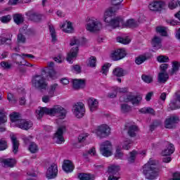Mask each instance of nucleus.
Here are the masks:
<instances>
[{
    "label": "nucleus",
    "instance_id": "obj_1",
    "mask_svg": "<svg viewBox=\"0 0 180 180\" xmlns=\"http://www.w3.org/2000/svg\"><path fill=\"white\" fill-rule=\"evenodd\" d=\"M123 0H112L111 4L113 7H110L105 10L103 16V20L105 23H108L109 26H114L116 27L120 23H123V19L120 17H117L112 19V16H115L117 11L120 9V4H122Z\"/></svg>",
    "mask_w": 180,
    "mask_h": 180
},
{
    "label": "nucleus",
    "instance_id": "obj_2",
    "mask_svg": "<svg viewBox=\"0 0 180 180\" xmlns=\"http://www.w3.org/2000/svg\"><path fill=\"white\" fill-rule=\"evenodd\" d=\"M143 174L148 180H154L160 175V169L157 167V162L152 158L143 166Z\"/></svg>",
    "mask_w": 180,
    "mask_h": 180
},
{
    "label": "nucleus",
    "instance_id": "obj_3",
    "mask_svg": "<svg viewBox=\"0 0 180 180\" xmlns=\"http://www.w3.org/2000/svg\"><path fill=\"white\" fill-rule=\"evenodd\" d=\"M36 113L38 115V119L43 117L44 115H49L50 116L58 115L64 119L67 115V110L60 105H55L52 108H48L46 107L41 108L36 110Z\"/></svg>",
    "mask_w": 180,
    "mask_h": 180
},
{
    "label": "nucleus",
    "instance_id": "obj_4",
    "mask_svg": "<svg viewBox=\"0 0 180 180\" xmlns=\"http://www.w3.org/2000/svg\"><path fill=\"white\" fill-rule=\"evenodd\" d=\"M79 39H78L76 37H73L70 41V46H77L75 47H73L70 50V53H68V57L66 58L68 63H70V64H72L74 63V59L77 57L78 54V46H79Z\"/></svg>",
    "mask_w": 180,
    "mask_h": 180
},
{
    "label": "nucleus",
    "instance_id": "obj_5",
    "mask_svg": "<svg viewBox=\"0 0 180 180\" xmlns=\"http://www.w3.org/2000/svg\"><path fill=\"white\" fill-rule=\"evenodd\" d=\"M89 32H99L102 29V22L95 18H89L86 27Z\"/></svg>",
    "mask_w": 180,
    "mask_h": 180
},
{
    "label": "nucleus",
    "instance_id": "obj_6",
    "mask_svg": "<svg viewBox=\"0 0 180 180\" xmlns=\"http://www.w3.org/2000/svg\"><path fill=\"white\" fill-rule=\"evenodd\" d=\"M112 150V143L110 141H105L100 146V153L103 157H110Z\"/></svg>",
    "mask_w": 180,
    "mask_h": 180
},
{
    "label": "nucleus",
    "instance_id": "obj_7",
    "mask_svg": "<svg viewBox=\"0 0 180 180\" xmlns=\"http://www.w3.org/2000/svg\"><path fill=\"white\" fill-rule=\"evenodd\" d=\"M96 134L99 139H105L110 134V127L108 124H101L96 129Z\"/></svg>",
    "mask_w": 180,
    "mask_h": 180
},
{
    "label": "nucleus",
    "instance_id": "obj_8",
    "mask_svg": "<svg viewBox=\"0 0 180 180\" xmlns=\"http://www.w3.org/2000/svg\"><path fill=\"white\" fill-rule=\"evenodd\" d=\"M32 84L37 89H46L47 82L43 75H35L32 79Z\"/></svg>",
    "mask_w": 180,
    "mask_h": 180
},
{
    "label": "nucleus",
    "instance_id": "obj_9",
    "mask_svg": "<svg viewBox=\"0 0 180 180\" xmlns=\"http://www.w3.org/2000/svg\"><path fill=\"white\" fill-rule=\"evenodd\" d=\"M73 113L78 119L83 117L85 115V105L81 102L77 103L73 106Z\"/></svg>",
    "mask_w": 180,
    "mask_h": 180
},
{
    "label": "nucleus",
    "instance_id": "obj_10",
    "mask_svg": "<svg viewBox=\"0 0 180 180\" xmlns=\"http://www.w3.org/2000/svg\"><path fill=\"white\" fill-rule=\"evenodd\" d=\"M119 171H120V167L117 165H112L108 167V174L110 175L108 180H119L120 179V177L117 176Z\"/></svg>",
    "mask_w": 180,
    "mask_h": 180
},
{
    "label": "nucleus",
    "instance_id": "obj_11",
    "mask_svg": "<svg viewBox=\"0 0 180 180\" xmlns=\"http://www.w3.org/2000/svg\"><path fill=\"white\" fill-rule=\"evenodd\" d=\"M58 174V167L56 163H52L46 171V178L48 179H54L57 178Z\"/></svg>",
    "mask_w": 180,
    "mask_h": 180
},
{
    "label": "nucleus",
    "instance_id": "obj_12",
    "mask_svg": "<svg viewBox=\"0 0 180 180\" xmlns=\"http://www.w3.org/2000/svg\"><path fill=\"white\" fill-rule=\"evenodd\" d=\"M125 56L126 51L124 49H116L111 53L110 58H112L113 61H119V60L124 58Z\"/></svg>",
    "mask_w": 180,
    "mask_h": 180
},
{
    "label": "nucleus",
    "instance_id": "obj_13",
    "mask_svg": "<svg viewBox=\"0 0 180 180\" xmlns=\"http://www.w3.org/2000/svg\"><path fill=\"white\" fill-rule=\"evenodd\" d=\"M16 127L22 130H29L33 127V122L30 120L21 119L17 122Z\"/></svg>",
    "mask_w": 180,
    "mask_h": 180
},
{
    "label": "nucleus",
    "instance_id": "obj_14",
    "mask_svg": "<svg viewBox=\"0 0 180 180\" xmlns=\"http://www.w3.org/2000/svg\"><path fill=\"white\" fill-rule=\"evenodd\" d=\"M120 102H131L132 105H139L141 101V97H136L133 95H128L127 98H124V96L120 98Z\"/></svg>",
    "mask_w": 180,
    "mask_h": 180
},
{
    "label": "nucleus",
    "instance_id": "obj_15",
    "mask_svg": "<svg viewBox=\"0 0 180 180\" xmlns=\"http://www.w3.org/2000/svg\"><path fill=\"white\" fill-rule=\"evenodd\" d=\"M26 16L32 22H41V19L43 18V15L36 13L34 11H28L26 13Z\"/></svg>",
    "mask_w": 180,
    "mask_h": 180
},
{
    "label": "nucleus",
    "instance_id": "obj_16",
    "mask_svg": "<svg viewBox=\"0 0 180 180\" xmlns=\"http://www.w3.org/2000/svg\"><path fill=\"white\" fill-rule=\"evenodd\" d=\"M179 122V117L176 116L170 117L166 119L165 122V127L166 129H174L175 124Z\"/></svg>",
    "mask_w": 180,
    "mask_h": 180
},
{
    "label": "nucleus",
    "instance_id": "obj_17",
    "mask_svg": "<svg viewBox=\"0 0 180 180\" xmlns=\"http://www.w3.org/2000/svg\"><path fill=\"white\" fill-rule=\"evenodd\" d=\"M64 131H65V127L62 126L58 129V131L55 134L54 139L56 140V143H58V144L64 143V137L63 136V133H64Z\"/></svg>",
    "mask_w": 180,
    "mask_h": 180
},
{
    "label": "nucleus",
    "instance_id": "obj_18",
    "mask_svg": "<svg viewBox=\"0 0 180 180\" xmlns=\"http://www.w3.org/2000/svg\"><path fill=\"white\" fill-rule=\"evenodd\" d=\"M0 164L5 168H13L16 165V160L13 158H0Z\"/></svg>",
    "mask_w": 180,
    "mask_h": 180
},
{
    "label": "nucleus",
    "instance_id": "obj_19",
    "mask_svg": "<svg viewBox=\"0 0 180 180\" xmlns=\"http://www.w3.org/2000/svg\"><path fill=\"white\" fill-rule=\"evenodd\" d=\"M43 72H47L48 77L51 79H56V71L54 70V63L51 62L48 65V68L42 70ZM48 71V72H47Z\"/></svg>",
    "mask_w": 180,
    "mask_h": 180
},
{
    "label": "nucleus",
    "instance_id": "obj_20",
    "mask_svg": "<svg viewBox=\"0 0 180 180\" xmlns=\"http://www.w3.org/2000/svg\"><path fill=\"white\" fill-rule=\"evenodd\" d=\"M119 26H125L126 27H137L139 26V22L133 20L129 19L125 23L124 21L122 20V23H120L117 26H111L114 29H116V27H119Z\"/></svg>",
    "mask_w": 180,
    "mask_h": 180
},
{
    "label": "nucleus",
    "instance_id": "obj_21",
    "mask_svg": "<svg viewBox=\"0 0 180 180\" xmlns=\"http://www.w3.org/2000/svg\"><path fill=\"white\" fill-rule=\"evenodd\" d=\"M175 151V146H174V144L167 142L166 143V148H165L162 152V155L163 157H166L167 155H171V154H174V152Z\"/></svg>",
    "mask_w": 180,
    "mask_h": 180
},
{
    "label": "nucleus",
    "instance_id": "obj_22",
    "mask_svg": "<svg viewBox=\"0 0 180 180\" xmlns=\"http://www.w3.org/2000/svg\"><path fill=\"white\" fill-rule=\"evenodd\" d=\"M89 108L91 112H95V110H98V108L99 106V101L95 98H90L88 100Z\"/></svg>",
    "mask_w": 180,
    "mask_h": 180
},
{
    "label": "nucleus",
    "instance_id": "obj_23",
    "mask_svg": "<svg viewBox=\"0 0 180 180\" xmlns=\"http://www.w3.org/2000/svg\"><path fill=\"white\" fill-rule=\"evenodd\" d=\"M165 3L161 1H155L149 4V9L150 11H161L164 8Z\"/></svg>",
    "mask_w": 180,
    "mask_h": 180
},
{
    "label": "nucleus",
    "instance_id": "obj_24",
    "mask_svg": "<svg viewBox=\"0 0 180 180\" xmlns=\"http://www.w3.org/2000/svg\"><path fill=\"white\" fill-rule=\"evenodd\" d=\"M74 89H82L85 88V79H75L72 81Z\"/></svg>",
    "mask_w": 180,
    "mask_h": 180
},
{
    "label": "nucleus",
    "instance_id": "obj_25",
    "mask_svg": "<svg viewBox=\"0 0 180 180\" xmlns=\"http://www.w3.org/2000/svg\"><path fill=\"white\" fill-rule=\"evenodd\" d=\"M7 118H6V114H5V111L4 110H0V132L5 131L6 129L2 126L4 123H6Z\"/></svg>",
    "mask_w": 180,
    "mask_h": 180
},
{
    "label": "nucleus",
    "instance_id": "obj_26",
    "mask_svg": "<svg viewBox=\"0 0 180 180\" xmlns=\"http://www.w3.org/2000/svg\"><path fill=\"white\" fill-rule=\"evenodd\" d=\"M11 139L13 144V153L18 154V151H19V141H18V138L15 135L11 136Z\"/></svg>",
    "mask_w": 180,
    "mask_h": 180
},
{
    "label": "nucleus",
    "instance_id": "obj_27",
    "mask_svg": "<svg viewBox=\"0 0 180 180\" xmlns=\"http://www.w3.org/2000/svg\"><path fill=\"white\" fill-rule=\"evenodd\" d=\"M63 169L65 172H72L74 170V165L72 162L70 160H65L63 165Z\"/></svg>",
    "mask_w": 180,
    "mask_h": 180
},
{
    "label": "nucleus",
    "instance_id": "obj_28",
    "mask_svg": "<svg viewBox=\"0 0 180 180\" xmlns=\"http://www.w3.org/2000/svg\"><path fill=\"white\" fill-rule=\"evenodd\" d=\"M169 78V75H168V73L161 72L158 74V81L162 84H165V82L168 81Z\"/></svg>",
    "mask_w": 180,
    "mask_h": 180
},
{
    "label": "nucleus",
    "instance_id": "obj_29",
    "mask_svg": "<svg viewBox=\"0 0 180 180\" xmlns=\"http://www.w3.org/2000/svg\"><path fill=\"white\" fill-rule=\"evenodd\" d=\"M151 58V56H148L146 54L139 56L135 59V63L137 64V65H140L141 64H143L144 61H146V60H148Z\"/></svg>",
    "mask_w": 180,
    "mask_h": 180
},
{
    "label": "nucleus",
    "instance_id": "obj_30",
    "mask_svg": "<svg viewBox=\"0 0 180 180\" xmlns=\"http://www.w3.org/2000/svg\"><path fill=\"white\" fill-rule=\"evenodd\" d=\"M172 69L169 70L170 75H175L178 71H179L180 63L178 61H174L172 63Z\"/></svg>",
    "mask_w": 180,
    "mask_h": 180
},
{
    "label": "nucleus",
    "instance_id": "obj_31",
    "mask_svg": "<svg viewBox=\"0 0 180 180\" xmlns=\"http://www.w3.org/2000/svg\"><path fill=\"white\" fill-rule=\"evenodd\" d=\"M60 28L63 29L65 33H71L73 30L72 23L70 22H66L60 26Z\"/></svg>",
    "mask_w": 180,
    "mask_h": 180
},
{
    "label": "nucleus",
    "instance_id": "obj_32",
    "mask_svg": "<svg viewBox=\"0 0 180 180\" xmlns=\"http://www.w3.org/2000/svg\"><path fill=\"white\" fill-rule=\"evenodd\" d=\"M152 44L156 50H160V49L162 47V45L161 44V38L155 36L152 40Z\"/></svg>",
    "mask_w": 180,
    "mask_h": 180
},
{
    "label": "nucleus",
    "instance_id": "obj_33",
    "mask_svg": "<svg viewBox=\"0 0 180 180\" xmlns=\"http://www.w3.org/2000/svg\"><path fill=\"white\" fill-rule=\"evenodd\" d=\"M137 131H139V128L137 126L131 125L128 127L127 133L129 137H136Z\"/></svg>",
    "mask_w": 180,
    "mask_h": 180
},
{
    "label": "nucleus",
    "instance_id": "obj_34",
    "mask_svg": "<svg viewBox=\"0 0 180 180\" xmlns=\"http://www.w3.org/2000/svg\"><path fill=\"white\" fill-rule=\"evenodd\" d=\"M118 147L122 148L123 150H129L131 147V141L130 139H125L123 141Z\"/></svg>",
    "mask_w": 180,
    "mask_h": 180
},
{
    "label": "nucleus",
    "instance_id": "obj_35",
    "mask_svg": "<svg viewBox=\"0 0 180 180\" xmlns=\"http://www.w3.org/2000/svg\"><path fill=\"white\" fill-rule=\"evenodd\" d=\"M13 20L16 25H22L25 22V18L22 14H15L13 15Z\"/></svg>",
    "mask_w": 180,
    "mask_h": 180
},
{
    "label": "nucleus",
    "instance_id": "obj_36",
    "mask_svg": "<svg viewBox=\"0 0 180 180\" xmlns=\"http://www.w3.org/2000/svg\"><path fill=\"white\" fill-rule=\"evenodd\" d=\"M113 75L115 77H124V70L122 68H115L112 71Z\"/></svg>",
    "mask_w": 180,
    "mask_h": 180
},
{
    "label": "nucleus",
    "instance_id": "obj_37",
    "mask_svg": "<svg viewBox=\"0 0 180 180\" xmlns=\"http://www.w3.org/2000/svg\"><path fill=\"white\" fill-rule=\"evenodd\" d=\"M13 57L14 58V62L17 65H23V63H22V61H23L22 56L19 53H14L13 54Z\"/></svg>",
    "mask_w": 180,
    "mask_h": 180
},
{
    "label": "nucleus",
    "instance_id": "obj_38",
    "mask_svg": "<svg viewBox=\"0 0 180 180\" xmlns=\"http://www.w3.org/2000/svg\"><path fill=\"white\" fill-rule=\"evenodd\" d=\"M29 150L32 154H36L39 151V146L34 142H30L29 146Z\"/></svg>",
    "mask_w": 180,
    "mask_h": 180
},
{
    "label": "nucleus",
    "instance_id": "obj_39",
    "mask_svg": "<svg viewBox=\"0 0 180 180\" xmlns=\"http://www.w3.org/2000/svg\"><path fill=\"white\" fill-rule=\"evenodd\" d=\"M10 119L13 123H15V126H18V122H19V120H22V119L20 118L19 114L18 112L11 114L10 115Z\"/></svg>",
    "mask_w": 180,
    "mask_h": 180
},
{
    "label": "nucleus",
    "instance_id": "obj_40",
    "mask_svg": "<svg viewBox=\"0 0 180 180\" xmlns=\"http://www.w3.org/2000/svg\"><path fill=\"white\" fill-rule=\"evenodd\" d=\"M137 154L138 153L136 150L130 152L129 157L128 158V162L129 164H133V162L136 161V157H137Z\"/></svg>",
    "mask_w": 180,
    "mask_h": 180
},
{
    "label": "nucleus",
    "instance_id": "obj_41",
    "mask_svg": "<svg viewBox=\"0 0 180 180\" xmlns=\"http://www.w3.org/2000/svg\"><path fill=\"white\" fill-rule=\"evenodd\" d=\"M115 158L117 160H122L123 158V153L120 146H117V149L115 153Z\"/></svg>",
    "mask_w": 180,
    "mask_h": 180
},
{
    "label": "nucleus",
    "instance_id": "obj_42",
    "mask_svg": "<svg viewBox=\"0 0 180 180\" xmlns=\"http://www.w3.org/2000/svg\"><path fill=\"white\" fill-rule=\"evenodd\" d=\"M58 86V84L57 83L51 84L49 89V95H51V96H54V92H56V90L57 89Z\"/></svg>",
    "mask_w": 180,
    "mask_h": 180
},
{
    "label": "nucleus",
    "instance_id": "obj_43",
    "mask_svg": "<svg viewBox=\"0 0 180 180\" xmlns=\"http://www.w3.org/2000/svg\"><path fill=\"white\" fill-rule=\"evenodd\" d=\"M87 65L91 68L96 67V58L95 56L90 57Z\"/></svg>",
    "mask_w": 180,
    "mask_h": 180
},
{
    "label": "nucleus",
    "instance_id": "obj_44",
    "mask_svg": "<svg viewBox=\"0 0 180 180\" xmlns=\"http://www.w3.org/2000/svg\"><path fill=\"white\" fill-rule=\"evenodd\" d=\"M131 110V107L128 104H121V112L122 113H129Z\"/></svg>",
    "mask_w": 180,
    "mask_h": 180
},
{
    "label": "nucleus",
    "instance_id": "obj_45",
    "mask_svg": "<svg viewBox=\"0 0 180 180\" xmlns=\"http://www.w3.org/2000/svg\"><path fill=\"white\" fill-rule=\"evenodd\" d=\"M156 32L160 34V36H167V27H156Z\"/></svg>",
    "mask_w": 180,
    "mask_h": 180
},
{
    "label": "nucleus",
    "instance_id": "obj_46",
    "mask_svg": "<svg viewBox=\"0 0 180 180\" xmlns=\"http://www.w3.org/2000/svg\"><path fill=\"white\" fill-rule=\"evenodd\" d=\"M78 178L80 180H92L91 175L85 173H79L78 174Z\"/></svg>",
    "mask_w": 180,
    "mask_h": 180
},
{
    "label": "nucleus",
    "instance_id": "obj_47",
    "mask_svg": "<svg viewBox=\"0 0 180 180\" xmlns=\"http://www.w3.org/2000/svg\"><path fill=\"white\" fill-rule=\"evenodd\" d=\"M12 20V16L11 15H6L0 18V22L1 23H9Z\"/></svg>",
    "mask_w": 180,
    "mask_h": 180
},
{
    "label": "nucleus",
    "instance_id": "obj_48",
    "mask_svg": "<svg viewBox=\"0 0 180 180\" xmlns=\"http://www.w3.org/2000/svg\"><path fill=\"white\" fill-rule=\"evenodd\" d=\"M8 148V142L4 139H0V151H4Z\"/></svg>",
    "mask_w": 180,
    "mask_h": 180
},
{
    "label": "nucleus",
    "instance_id": "obj_49",
    "mask_svg": "<svg viewBox=\"0 0 180 180\" xmlns=\"http://www.w3.org/2000/svg\"><path fill=\"white\" fill-rule=\"evenodd\" d=\"M109 68H110V63H105L103 65L101 72L104 75H107L108 72H109Z\"/></svg>",
    "mask_w": 180,
    "mask_h": 180
},
{
    "label": "nucleus",
    "instance_id": "obj_50",
    "mask_svg": "<svg viewBox=\"0 0 180 180\" xmlns=\"http://www.w3.org/2000/svg\"><path fill=\"white\" fill-rule=\"evenodd\" d=\"M117 41L118 43H121L122 44H129V43H130V39H129V37L123 38L118 37L117 38Z\"/></svg>",
    "mask_w": 180,
    "mask_h": 180
},
{
    "label": "nucleus",
    "instance_id": "obj_51",
    "mask_svg": "<svg viewBox=\"0 0 180 180\" xmlns=\"http://www.w3.org/2000/svg\"><path fill=\"white\" fill-rule=\"evenodd\" d=\"M49 30L51 33V36L53 41H56L57 40V37L56 35V30L53 25H49Z\"/></svg>",
    "mask_w": 180,
    "mask_h": 180
},
{
    "label": "nucleus",
    "instance_id": "obj_52",
    "mask_svg": "<svg viewBox=\"0 0 180 180\" xmlns=\"http://www.w3.org/2000/svg\"><path fill=\"white\" fill-rule=\"evenodd\" d=\"M0 65L4 70H11V68H12V63L9 62L2 61Z\"/></svg>",
    "mask_w": 180,
    "mask_h": 180
},
{
    "label": "nucleus",
    "instance_id": "obj_53",
    "mask_svg": "<svg viewBox=\"0 0 180 180\" xmlns=\"http://www.w3.org/2000/svg\"><path fill=\"white\" fill-rule=\"evenodd\" d=\"M17 41L18 43H26V37H25V35H23L22 33H19L17 35Z\"/></svg>",
    "mask_w": 180,
    "mask_h": 180
},
{
    "label": "nucleus",
    "instance_id": "obj_54",
    "mask_svg": "<svg viewBox=\"0 0 180 180\" xmlns=\"http://www.w3.org/2000/svg\"><path fill=\"white\" fill-rule=\"evenodd\" d=\"M157 61H158V63H168L169 58L165 56H159L157 57Z\"/></svg>",
    "mask_w": 180,
    "mask_h": 180
},
{
    "label": "nucleus",
    "instance_id": "obj_55",
    "mask_svg": "<svg viewBox=\"0 0 180 180\" xmlns=\"http://www.w3.org/2000/svg\"><path fill=\"white\" fill-rule=\"evenodd\" d=\"M180 105H176V101H172L169 104L168 110H175L176 109H179Z\"/></svg>",
    "mask_w": 180,
    "mask_h": 180
},
{
    "label": "nucleus",
    "instance_id": "obj_56",
    "mask_svg": "<svg viewBox=\"0 0 180 180\" xmlns=\"http://www.w3.org/2000/svg\"><path fill=\"white\" fill-rule=\"evenodd\" d=\"M141 78L144 82H146V84H151V82H153V77L151 76L143 75Z\"/></svg>",
    "mask_w": 180,
    "mask_h": 180
},
{
    "label": "nucleus",
    "instance_id": "obj_57",
    "mask_svg": "<svg viewBox=\"0 0 180 180\" xmlns=\"http://www.w3.org/2000/svg\"><path fill=\"white\" fill-rule=\"evenodd\" d=\"M178 5L180 6V1H172L169 3V8L170 9H175Z\"/></svg>",
    "mask_w": 180,
    "mask_h": 180
},
{
    "label": "nucleus",
    "instance_id": "obj_58",
    "mask_svg": "<svg viewBox=\"0 0 180 180\" xmlns=\"http://www.w3.org/2000/svg\"><path fill=\"white\" fill-rule=\"evenodd\" d=\"M12 39L11 38H6V37H0V46H2V44H5L6 43L7 44H9L11 43V41Z\"/></svg>",
    "mask_w": 180,
    "mask_h": 180
},
{
    "label": "nucleus",
    "instance_id": "obj_59",
    "mask_svg": "<svg viewBox=\"0 0 180 180\" xmlns=\"http://www.w3.org/2000/svg\"><path fill=\"white\" fill-rule=\"evenodd\" d=\"M22 139L25 144H29V143H30V141H32V139H33V137H32L31 136H26L23 135L22 136Z\"/></svg>",
    "mask_w": 180,
    "mask_h": 180
},
{
    "label": "nucleus",
    "instance_id": "obj_60",
    "mask_svg": "<svg viewBox=\"0 0 180 180\" xmlns=\"http://www.w3.org/2000/svg\"><path fill=\"white\" fill-rule=\"evenodd\" d=\"M86 137H88V134H82L79 136L78 140L79 143H83V141L86 140Z\"/></svg>",
    "mask_w": 180,
    "mask_h": 180
},
{
    "label": "nucleus",
    "instance_id": "obj_61",
    "mask_svg": "<svg viewBox=\"0 0 180 180\" xmlns=\"http://www.w3.org/2000/svg\"><path fill=\"white\" fill-rule=\"evenodd\" d=\"M7 99H8V101H9V102H11L13 103H15V102H16V99H15L13 94H12L11 93L8 94Z\"/></svg>",
    "mask_w": 180,
    "mask_h": 180
},
{
    "label": "nucleus",
    "instance_id": "obj_62",
    "mask_svg": "<svg viewBox=\"0 0 180 180\" xmlns=\"http://www.w3.org/2000/svg\"><path fill=\"white\" fill-rule=\"evenodd\" d=\"M51 98H53V96H51V95L49 96H44L42 97V102H44V103H49V102H50V99H51Z\"/></svg>",
    "mask_w": 180,
    "mask_h": 180
},
{
    "label": "nucleus",
    "instance_id": "obj_63",
    "mask_svg": "<svg viewBox=\"0 0 180 180\" xmlns=\"http://www.w3.org/2000/svg\"><path fill=\"white\" fill-rule=\"evenodd\" d=\"M87 155H93L94 157L96 156V150L94 147L91 148L88 152Z\"/></svg>",
    "mask_w": 180,
    "mask_h": 180
},
{
    "label": "nucleus",
    "instance_id": "obj_64",
    "mask_svg": "<svg viewBox=\"0 0 180 180\" xmlns=\"http://www.w3.org/2000/svg\"><path fill=\"white\" fill-rule=\"evenodd\" d=\"M169 180H180V173H174L173 174V178L170 179Z\"/></svg>",
    "mask_w": 180,
    "mask_h": 180
}]
</instances>
